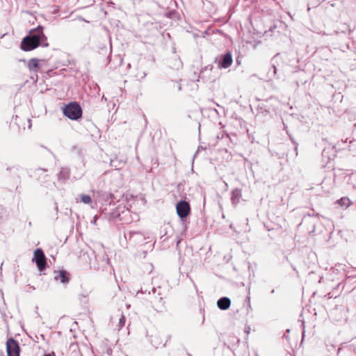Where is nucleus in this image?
Here are the masks:
<instances>
[{
    "mask_svg": "<svg viewBox=\"0 0 356 356\" xmlns=\"http://www.w3.org/2000/svg\"><path fill=\"white\" fill-rule=\"evenodd\" d=\"M44 37L42 28L38 27L30 32V34L23 38L21 42L20 47L23 51H32L40 44L41 39Z\"/></svg>",
    "mask_w": 356,
    "mask_h": 356,
    "instance_id": "1",
    "label": "nucleus"
},
{
    "mask_svg": "<svg viewBox=\"0 0 356 356\" xmlns=\"http://www.w3.org/2000/svg\"><path fill=\"white\" fill-rule=\"evenodd\" d=\"M63 114L72 120H76L82 116V108L76 102H72L65 105Z\"/></svg>",
    "mask_w": 356,
    "mask_h": 356,
    "instance_id": "2",
    "label": "nucleus"
},
{
    "mask_svg": "<svg viewBox=\"0 0 356 356\" xmlns=\"http://www.w3.org/2000/svg\"><path fill=\"white\" fill-rule=\"evenodd\" d=\"M32 260L36 264L37 267L40 272L43 271L46 268L47 265V258L41 248H37L35 250Z\"/></svg>",
    "mask_w": 356,
    "mask_h": 356,
    "instance_id": "3",
    "label": "nucleus"
},
{
    "mask_svg": "<svg viewBox=\"0 0 356 356\" xmlns=\"http://www.w3.org/2000/svg\"><path fill=\"white\" fill-rule=\"evenodd\" d=\"M6 350L8 356H19L20 348L16 340L10 338L6 341Z\"/></svg>",
    "mask_w": 356,
    "mask_h": 356,
    "instance_id": "4",
    "label": "nucleus"
},
{
    "mask_svg": "<svg viewBox=\"0 0 356 356\" xmlns=\"http://www.w3.org/2000/svg\"><path fill=\"white\" fill-rule=\"evenodd\" d=\"M177 213L181 218H186L191 213V207L188 202L181 200L177 204Z\"/></svg>",
    "mask_w": 356,
    "mask_h": 356,
    "instance_id": "5",
    "label": "nucleus"
},
{
    "mask_svg": "<svg viewBox=\"0 0 356 356\" xmlns=\"http://www.w3.org/2000/svg\"><path fill=\"white\" fill-rule=\"evenodd\" d=\"M232 55L230 52H227L222 56V59L218 63V66L222 68H228L232 64Z\"/></svg>",
    "mask_w": 356,
    "mask_h": 356,
    "instance_id": "6",
    "label": "nucleus"
},
{
    "mask_svg": "<svg viewBox=\"0 0 356 356\" xmlns=\"http://www.w3.org/2000/svg\"><path fill=\"white\" fill-rule=\"evenodd\" d=\"M42 61V60H39V59H38L36 58H31L29 60V63H28V65H27L28 69L31 72H33L34 73H37L40 70V69L41 67L40 63Z\"/></svg>",
    "mask_w": 356,
    "mask_h": 356,
    "instance_id": "7",
    "label": "nucleus"
},
{
    "mask_svg": "<svg viewBox=\"0 0 356 356\" xmlns=\"http://www.w3.org/2000/svg\"><path fill=\"white\" fill-rule=\"evenodd\" d=\"M56 274L54 277L56 280H59L61 283L67 284L70 281V274L65 270L55 272Z\"/></svg>",
    "mask_w": 356,
    "mask_h": 356,
    "instance_id": "8",
    "label": "nucleus"
},
{
    "mask_svg": "<svg viewBox=\"0 0 356 356\" xmlns=\"http://www.w3.org/2000/svg\"><path fill=\"white\" fill-rule=\"evenodd\" d=\"M231 305V301L228 298L224 297L220 298L217 302L218 307L222 310L227 309Z\"/></svg>",
    "mask_w": 356,
    "mask_h": 356,
    "instance_id": "9",
    "label": "nucleus"
},
{
    "mask_svg": "<svg viewBox=\"0 0 356 356\" xmlns=\"http://www.w3.org/2000/svg\"><path fill=\"white\" fill-rule=\"evenodd\" d=\"M337 203L342 207L347 208L351 204V201L347 197H343L337 201Z\"/></svg>",
    "mask_w": 356,
    "mask_h": 356,
    "instance_id": "10",
    "label": "nucleus"
},
{
    "mask_svg": "<svg viewBox=\"0 0 356 356\" xmlns=\"http://www.w3.org/2000/svg\"><path fill=\"white\" fill-rule=\"evenodd\" d=\"M81 201L84 204H90L92 202L90 196L86 194H82L81 195Z\"/></svg>",
    "mask_w": 356,
    "mask_h": 356,
    "instance_id": "11",
    "label": "nucleus"
},
{
    "mask_svg": "<svg viewBox=\"0 0 356 356\" xmlns=\"http://www.w3.org/2000/svg\"><path fill=\"white\" fill-rule=\"evenodd\" d=\"M125 321H126L125 316L123 314H122L119 319L118 330H120L122 327H123L124 326Z\"/></svg>",
    "mask_w": 356,
    "mask_h": 356,
    "instance_id": "12",
    "label": "nucleus"
},
{
    "mask_svg": "<svg viewBox=\"0 0 356 356\" xmlns=\"http://www.w3.org/2000/svg\"><path fill=\"white\" fill-rule=\"evenodd\" d=\"M44 356H55L54 353H52L51 354H46Z\"/></svg>",
    "mask_w": 356,
    "mask_h": 356,
    "instance_id": "13",
    "label": "nucleus"
}]
</instances>
